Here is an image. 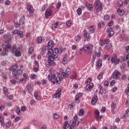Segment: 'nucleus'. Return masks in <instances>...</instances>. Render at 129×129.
<instances>
[{"mask_svg": "<svg viewBox=\"0 0 129 129\" xmlns=\"http://www.w3.org/2000/svg\"><path fill=\"white\" fill-rule=\"evenodd\" d=\"M2 47L4 48V50L2 53V56H6L8 55V51L7 49H10L11 48V45L9 41H6L5 43L2 45Z\"/></svg>", "mask_w": 129, "mask_h": 129, "instance_id": "1", "label": "nucleus"}, {"mask_svg": "<svg viewBox=\"0 0 129 129\" xmlns=\"http://www.w3.org/2000/svg\"><path fill=\"white\" fill-rule=\"evenodd\" d=\"M59 55V50L58 48H54L53 50L52 49H50L47 52V56H50L51 57H53L55 58L58 57Z\"/></svg>", "mask_w": 129, "mask_h": 129, "instance_id": "2", "label": "nucleus"}, {"mask_svg": "<svg viewBox=\"0 0 129 129\" xmlns=\"http://www.w3.org/2000/svg\"><path fill=\"white\" fill-rule=\"evenodd\" d=\"M93 49V45L90 43L85 45L83 47V50L87 54H91Z\"/></svg>", "mask_w": 129, "mask_h": 129, "instance_id": "3", "label": "nucleus"}, {"mask_svg": "<svg viewBox=\"0 0 129 129\" xmlns=\"http://www.w3.org/2000/svg\"><path fill=\"white\" fill-rule=\"evenodd\" d=\"M55 59L54 56H48V61L45 62V65L47 67L55 65Z\"/></svg>", "mask_w": 129, "mask_h": 129, "instance_id": "4", "label": "nucleus"}, {"mask_svg": "<svg viewBox=\"0 0 129 129\" xmlns=\"http://www.w3.org/2000/svg\"><path fill=\"white\" fill-rule=\"evenodd\" d=\"M11 52L14 54L16 57H20L21 56V51L20 48H17V46H12L11 49Z\"/></svg>", "mask_w": 129, "mask_h": 129, "instance_id": "5", "label": "nucleus"}, {"mask_svg": "<svg viewBox=\"0 0 129 129\" xmlns=\"http://www.w3.org/2000/svg\"><path fill=\"white\" fill-rule=\"evenodd\" d=\"M111 61L112 63H114V65H116L119 63V59L117 58V55L116 54L113 53L111 56Z\"/></svg>", "mask_w": 129, "mask_h": 129, "instance_id": "6", "label": "nucleus"}, {"mask_svg": "<svg viewBox=\"0 0 129 129\" xmlns=\"http://www.w3.org/2000/svg\"><path fill=\"white\" fill-rule=\"evenodd\" d=\"M95 6L98 13H99V12H101V11H102V5H101V3H100V1H96L95 3Z\"/></svg>", "mask_w": 129, "mask_h": 129, "instance_id": "7", "label": "nucleus"}, {"mask_svg": "<svg viewBox=\"0 0 129 129\" xmlns=\"http://www.w3.org/2000/svg\"><path fill=\"white\" fill-rule=\"evenodd\" d=\"M47 79L49 80V81H51V82H52L53 84H55V80H56V74H50L48 77Z\"/></svg>", "mask_w": 129, "mask_h": 129, "instance_id": "8", "label": "nucleus"}, {"mask_svg": "<svg viewBox=\"0 0 129 129\" xmlns=\"http://www.w3.org/2000/svg\"><path fill=\"white\" fill-rule=\"evenodd\" d=\"M23 73V71L22 70L19 69L16 71H14L12 72V74L15 78H18V76H20Z\"/></svg>", "mask_w": 129, "mask_h": 129, "instance_id": "9", "label": "nucleus"}, {"mask_svg": "<svg viewBox=\"0 0 129 129\" xmlns=\"http://www.w3.org/2000/svg\"><path fill=\"white\" fill-rule=\"evenodd\" d=\"M53 16V11L50 9H47L45 13V17L46 19H48L49 17Z\"/></svg>", "mask_w": 129, "mask_h": 129, "instance_id": "10", "label": "nucleus"}, {"mask_svg": "<svg viewBox=\"0 0 129 129\" xmlns=\"http://www.w3.org/2000/svg\"><path fill=\"white\" fill-rule=\"evenodd\" d=\"M120 75V73L119 72L117 71H114L112 75V76L113 79L116 80V79H118L119 78V76Z\"/></svg>", "mask_w": 129, "mask_h": 129, "instance_id": "11", "label": "nucleus"}, {"mask_svg": "<svg viewBox=\"0 0 129 129\" xmlns=\"http://www.w3.org/2000/svg\"><path fill=\"white\" fill-rule=\"evenodd\" d=\"M117 9V14L119 15V16H123L124 15L125 12L123 10L120 9V7L119 6L116 7Z\"/></svg>", "mask_w": 129, "mask_h": 129, "instance_id": "12", "label": "nucleus"}, {"mask_svg": "<svg viewBox=\"0 0 129 129\" xmlns=\"http://www.w3.org/2000/svg\"><path fill=\"white\" fill-rule=\"evenodd\" d=\"M107 33H108V36L109 37H112L114 35V31H113V28L112 27L108 28L106 30Z\"/></svg>", "mask_w": 129, "mask_h": 129, "instance_id": "13", "label": "nucleus"}, {"mask_svg": "<svg viewBox=\"0 0 129 129\" xmlns=\"http://www.w3.org/2000/svg\"><path fill=\"white\" fill-rule=\"evenodd\" d=\"M88 29L90 34H93V33H95L96 27L95 26H91Z\"/></svg>", "mask_w": 129, "mask_h": 129, "instance_id": "14", "label": "nucleus"}, {"mask_svg": "<svg viewBox=\"0 0 129 129\" xmlns=\"http://www.w3.org/2000/svg\"><path fill=\"white\" fill-rule=\"evenodd\" d=\"M60 96H61V90L58 89L53 95V98H57V97H60Z\"/></svg>", "mask_w": 129, "mask_h": 129, "instance_id": "15", "label": "nucleus"}, {"mask_svg": "<svg viewBox=\"0 0 129 129\" xmlns=\"http://www.w3.org/2000/svg\"><path fill=\"white\" fill-rule=\"evenodd\" d=\"M98 98L97 97V96H94L91 101V104L92 105H95L96 104V102H97Z\"/></svg>", "mask_w": 129, "mask_h": 129, "instance_id": "16", "label": "nucleus"}, {"mask_svg": "<svg viewBox=\"0 0 129 129\" xmlns=\"http://www.w3.org/2000/svg\"><path fill=\"white\" fill-rule=\"evenodd\" d=\"M18 66L17 64L13 65L9 68V70L10 71H12V72H14V71H16L17 70V69L18 68Z\"/></svg>", "mask_w": 129, "mask_h": 129, "instance_id": "17", "label": "nucleus"}, {"mask_svg": "<svg viewBox=\"0 0 129 129\" xmlns=\"http://www.w3.org/2000/svg\"><path fill=\"white\" fill-rule=\"evenodd\" d=\"M85 6L88 9L89 11H91L92 9H93V7H94L93 5L89 4V3L87 2L85 3Z\"/></svg>", "mask_w": 129, "mask_h": 129, "instance_id": "18", "label": "nucleus"}, {"mask_svg": "<svg viewBox=\"0 0 129 129\" xmlns=\"http://www.w3.org/2000/svg\"><path fill=\"white\" fill-rule=\"evenodd\" d=\"M96 66H97L99 69L101 68V66H102V60L101 59H98L96 63Z\"/></svg>", "mask_w": 129, "mask_h": 129, "instance_id": "19", "label": "nucleus"}, {"mask_svg": "<svg viewBox=\"0 0 129 129\" xmlns=\"http://www.w3.org/2000/svg\"><path fill=\"white\" fill-rule=\"evenodd\" d=\"M0 122L2 126H6V122H5V119L4 118V116L1 115H0Z\"/></svg>", "mask_w": 129, "mask_h": 129, "instance_id": "20", "label": "nucleus"}, {"mask_svg": "<svg viewBox=\"0 0 129 129\" xmlns=\"http://www.w3.org/2000/svg\"><path fill=\"white\" fill-rule=\"evenodd\" d=\"M47 47L49 49V50H52V48L54 47V42L52 41H49Z\"/></svg>", "mask_w": 129, "mask_h": 129, "instance_id": "21", "label": "nucleus"}, {"mask_svg": "<svg viewBox=\"0 0 129 129\" xmlns=\"http://www.w3.org/2000/svg\"><path fill=\"white\" fill-rule=\"evenodd\" d=\"M84 37L86 39L87 41L90 40V33H85L84 34Z\"/></svg>", "mask_w": 129, "mask_h": 129, "instance_id": "22", "label": "nucleus"}, {"mask_svg": "<svg viewBox=\"0 0 129 129\" xmlns=\"http://www.w3.org/2000/svg\"><path fill=\"white\" fill-rule=\"evenodd\" d=\"M27 89L29 92H32L33 90V86L30 84H28L27 86Z\"/></svg>", "mask_w": 129, "mask_h": 129, "instance_id": "23", "label": "nucleus"}, {"mask_svg": "<svg viewBox=\"0 0 129 129\" xmlns=\"http://www.w3.org/2000/svg\"><path fill=\"white\" fill-rule=\"evenodd\" d=\"M92 87H93V83H90L89 84H88L86 86V89L87 90H90V89H91V88H92Z\"/></svg>", "mask_w": 129, "mask_h": 129, "instance_id": "24", "label": "nucleus"}, {"mask_svg": "<svg viewBox=\"0 0 129 129\" xmlns=\"http://www.w3.org/2000/svg\"><path fill=\"white\" fill-rule=\"evenodd\" d=\"M3 91L4 94H5V95H7V96H8V93H9V90L8 89V88H7V87H3Z\"/></svg>", "mask_w": 129, "mask_h": 129, "instance_id": "25", "label": "nucleus"}, {"mask_svg": "<svg viewBox=\"0 0 129 129\" xmlns=\"http://www.w3.org/2000/svg\"><path fill=\"white\" fill-rule=\"evenodd\" d=\"M80 97H82V93H80L76 95V101H79Z\"/></svg>", "mask_w": 129, "mask_h": 129, "instance_id": "26", "label": "nucleus"}, {"mask_svg": "<svg viewBox=\"0 0 129 129\" xmlns=\"http://www.w3.org/2000/svg\"><path fill=\"white\" fill-rule=\"evenodd\" d=\"M74 40L77 43H79V41L81 40V37H80V35H77L75 37Z\"/></svg>", "mask_w": 129, "mask_h": 129, "instance_id": "27", "label": "nucleus"}, {"mask_svg": "<svg viewBox=\"0 0 129 129\" xmlns=\"http://www.w3.org/2000/svg\"><path fill=\"white\" fill-rule=\"evenodd\" d=\"M58 25H59V22H56L55 23L53 24L52 25V30H56V28L58 27Z\"/></svg>", "mask_w": 129, "mask_h": 129, "instance_id": "28", "label": "nucleus"}, {"mask_svg": "<svg viewBox=\"0 0 129 129\" xmlns=\"http://www.w3.org/2000/svg\"><path fill=\"white\" fill-rule=\"evenodd\" d=\"M34 97L36 98V99H37V100H41V97H40V96H39V95L38 94V92H34Z\"/></svg>", "mask_w": 129, "mask_h": 129, "instance_id": "29", "label": "nucleus"}, {"mask_svg": "<svg viewBox=\"0 0 129 129\" xmlns=\"http://www.w3.org/2000/svg\"><path fill=\"white\" fill-rule=\"evenodd\" d=\"M95 114L97 120H98V119H99V111L98 110H96Z\"/></svg>", "mask_w": 129, "mask_h": 129, "instance_id": "30", "label": "nucleus"}, {"mask_svg": "<svg viewBox=\"0 0 129 129\" xmlns=\"http://www.w3.org/2000/svg\"><path fill=\"white\" fill-rule=\"evenodd\" d=\"M79 115H80V116H83V115H84V110L83 109H81L80 110Z\"/></svg>", "mask_w": 129, "mask_h": 129, "instance_id": "31", "label": "nucleus"}, {"mask_svg": "<svg viewBox=\"0 0 129 129\" xmlns=\"http://www.w3.org/2000/svg\"><path fill=\"white\" fill-rule=\"evenodd\" d=\"M111 47H112V45L111 43H108L105 46V49L106 50H109V49L111 48Z\"/></svg>", "mask_w": 129, "mask_h": 129, "instance_id": "32", "label": "nucleus"}, {"mask_svg": "<svg viewBox=\"0 0 129 129\" xmlns=\"http://www.w3.org/2000/svg\"><path fill=\"white\" fill-rule=\"evenodd\" d=\"M69 126V123H68V121H66L64 122V125L63 126V129H67Z\"/></svg>", "mask_w": 129, "mask_h": 129, "instance_id": "33", "label": "nucleus"}, {"mask_svg": "<svg viewBox=\"0 0 129 129\" xmlns=\"http://www.w3.org/2000/svg\"><path fill=\"white\" fill-rule=\"evenodd\" d=\"M55 81L57 84H60V83H61V78H60V77L55 78Z\"/></svg>", "mask_w": 129, "mask_h": 129, "instance_id": "34", "label": "nucleus"}, {"mask_svg": "<svg viewBox=\"0 0 129 129\" xmlns=\"http://www.w3.org/2000/svg\"><path fill=\"white\" fill-rule=\"evenodd\" d=\"M70 129H74V122L73 121V120H72L70 121Z\"/></svg>", "mask_w": 129, "mask_h": 129, "instance_id": "35", "label": "nucleus"}, {"mask_svg": "<svg viewBox=\"0 0 129 129\" xmlns=\"http://www.w3.org/2000/svg\"><path fill=\"white\" fill-rule=\"evenodd\" d=\"M16 112L17 113L18 115H21V109H20V107H19V106L17 107Z\"/></svg>", "mask_w": 129, "mask_h": 129, "instance_id": "36", "label": "nucleus"}, {"mask_svg": "<svg viewBox=\"0 0 129 129\" xmlns=\"http://www.w3.org/2000/svg\"><path fill=\"white\" fill-rule=\"evenodd\" d=\"M29 13V16L30 17H32V16H34V13L35 12V10L34 9H31V10H28Z\"/></svg>", "mask_w": 129, "mask_h": 129, "instance_id": "37", "label": "nucleus"}, {"mask_svg": "<svg viewBox=\"0 0 129 129\" xmlns=\"http://www.w3.org/2000/svg\"><path fill=\"white\" fill-rule=\"evenodd\" d=\"M70 73H71V70H70V68H68L66 71V74H67L68 77L69 76V74H70Z\"/></svg>", "mask_w": 129, "mask_h": 129, "instance_id": "38", "label": "nucleus"}, {"mask_svg": "<svg viewBox=\"0 0 129 129\" xmlns=\"http://www.w3.org/2000/svg\"><path fill=\"white\" fill-rule=\"evenodd\" d=\"M77 13L78 15V16H80L82 14V10H81V8H79L77 10Z\"/></svg>", "mask_w": 129, "mask_h": 129, "instance_id": "39", "label": "nucleus"}, {"mask_svg": "<svg viewBox=\"0 0 129 129\" xmlns=\"http://www.w3.org/2000/svg\"><path fill=\"white\" fill-rule=\"evenodd\" d=\"M54 119H58L59 118V115L57 113H55L53 115Z\"/></svg>", "mask_w": 129, "mask_h": 129, "instance_id": "40", "label": "nucleus"}, {"mask_svg": "<svg viewBox=\"0 0 129 129\" xmlns=\"http://www.w3.org/2000/svg\"><path fill=\"white\" fill-rule=\"evenodd\" d=\"M61 78H66V77H68L67 76V74L66 73H65L64 72H62L61 73Z\"/></svg>", "mask_w": 129, "mask_h": 129, "instance_id": "41", "label": "nucleus"}, {"mask_svg": "<svg viewBox=\"0 0 129 129\" xmlns=\"http://www.w3.org/2000/svg\"><path fill=\"white\" fill-rule=\"evenodd\" d=\"M103 76V73H100L97 77V79H98L99 80H100V79L102 78Z\"/></svg>", "mask_w": 129, "mask_h": 129, "instance_id": "42", "label": "nucleus"}, {"mask_svg": "<svg viewBox=\"0 0 129 129\" xmlns=\"http://www.w3.org/2000/svg\"><path fill=\"white\" fill-rule=\"evenodd\" d=\"M111 107L112 110H114V109H115L116 107V104H114V103H112V104L111 105Z\"/></svg>", "mask_w": 129, "mask_h": 129, "instance_id": "43", "label": "nucleus"}, {"mask_svg": "<svg viewBox=\"0 0 129 129\" xmlns=\"http://www.w3.org/2000/svg\"><path fill=\"white\" fill-rule=\"evenodd\" d=\"M103 60H110V56H109V55H105L104 56V58Z\"/></svg>", "mask_w": 129, "mask_h": 129, "instance_id": "44", "label": "nucleus"}, {"mask_svg": "<svg viewBox=\"0 0 129 129\" xmlns=\"http://www.w3.org/2000/svg\"><path fill=\"white\" fill-rule=\"evenodd\" d=\"M62 64L66 65L67 64V58L63 57L62 59Z\"/></svg>", "mask_w": 129, "mask_h": 129, "instance_id": "45", "label": "nucleus"}, {"mask_svg": "<svg viewBox=\"0 0 129 129\" xmlns=\"http://www.w3.org/2000/svg\"><path fill=\"white\" fill-rule=\"evenodd\" d=\"M17 35H19L20 38H23V37H24V34H23V31H18Z\"/></svg>", "mask_w": 129, "mask_h": 129, "instance_id": "46", "label": "nucleus"}, {"mask_svg": "<svg viewBox=\"0 0 129 129\" xmlns=\"http://www.w3.org/2000/svg\"><path fill=\"white\" fill-rule=\"evenodd\" d=\"M27 10L28 11H30L31 10H33V6H32L31 5H28L27 6Z\"/></svg>", "mask_w": 129, "mask_h": 129, "instance_id": "47", "label": "nucleus"}, {"mask_svg": "<svg viewBox=\"0 0 129 129\" xmlns=\"http://www.w3.org/2000/svg\"><path fill=\"white\" fill-rule=\"evenodd\" d=\"M33 51H34V47H31L29 50V52H28L29 54H32Z\"/></svg>", "mask_w": 129, "mask_h": 129, "instance_id": "48", "label": "nucleus"}, {"mask_svg": "<svg viewBox=\"0 0 129 129\" xmlns=\"http://www.w3.org/2000/svg\"><path fill=\"white\" fill-rule=\"evenodd\" d=\"M23 77L25 78V81H27L28 80V74L26 73L23 74Z\"/></svg>", "mask_w": 129, "mask_h": 129, "instance_id": "49", "label": "nucleus"}, {"mask_svg": "<svg viewBox=\"0 0 129 129\" xmlns=\"http://www.w3.org/2000/svg\"><path fill=\"white\" fill-rule=\"evenodd\" d=\"M118 21L119 24H121V23H123V22H124L123 18L118 19Z\"/></svg>", "mask_w": 129, "mask_h": 129, "instance_id": "50", "label": "nucleus"}, {"mask_svg": "<svg viewBox=\"0 0 129 129\" xmlns=\"http://www.w3.org/2000/svg\"><path fill=\"white\" fill-rule=\"evenodd\" d=\"M61 7V2H58L56 6L57 9H59Z\"/></svg>", "mask_w": 129, "mask_h": 129, "instance_id": "51", "label": "nucleus"}, {"mask_svg": "<svg viewBox=\"0 0 129 129\" xmlns=\"http://www.w3.org/2000/svg\"><path fill=\"white\" fill-rule=\"evenodd\" d=\"M31 78H32V79H36V78H37V76L35 75V74H32L31 75Z\"/></svg>", "mask_w": 129, "mask_h": 129, "instance_id": "52", "label": "nucleus"}, {"mask_svg": "<svg viewBox=\"0 0 129 129\" xmlns=\"http://www.w3.org/2000/svg\"><path fill=\"white\" fill-rule=\"evenodd\" d=\"M47 9V6L46 5H43L41 8V11L44 12Z\"/></svg>", "mask_w": 129, "mask_h": 129, "instance_id": "53", "label": "nucleus"}, {"mask_svg": "<svg viewBox=\"0 0 129 129\" xmlns=\"http://www.w3.org/2000/svg\"><path fill=\"white\" fill-rule=\"evenodd\" d=\"M124 60H129V54H126L124 56Z\"/></svg>", "mask_w": 129, "mask_h": 129, "instance_id": "54", "label": "nucleus"}, {"mask_svg": "<svg viewBox=\"0 0 129 129\" xmlns=\"http://www.w3.org/2000/svg\"><path fill=\"white\" fill-rule=\"evenodd\" d=\"M99 43L100 46H104V43H103V41H102V39H100L99 40Z\"/></svg>", "mask_w": 129, "mask_h": 129, "instance_id": "55", "label": "nucleus"}, {"mask_svg": "<svg viewBox=\"0 0 129 129\" xmlns=\"http://www.w3.org/2000/svg\"><path fill=\"white\" fill-rule=\"evenodd\" d=\"M75 125H79V121L78 120H76V121H73Z\"/></svg>", "mask_w": 129, "mask_h": 129, "instance_id": "56", "label": "nucleus"}, {"mask_svg": "<svg viewBox=\"0 0 129 129\" xmlns=\"http://www.w3.org/2000/svg\"><path fill=\"white\" fill-rule=\"evenodd\" d=\"M46 52H47L46 47H43L42 48V52H41L42 54H44V53H46Z\"/></svg>", "mask_w": 129, "mask_h": 129, "instance_id": "57", "label": "nucleus"}, {"mask_svg": "<svg viewBox=\"0 0 129 129\" xmlns=\"http://www.w3.org/2000/svg\"><path fill=\"white\" fill-rule=\"evenodd\" d=\"M19 33V30L17 29H15L13 31V33L14 34V35H18Z\"/></svg>", "mask_w": 129, "mask_h": 129, "instance_id": "58", "label": "nucleus"}, {"mask_svg": "<svg viewBox=\"0 0 129 129\" xmlns=\"http://www.w3.org/2000/svg\"><path fill=\"white\" fill-rule=\"evenodd\" d=\"M67 26H68V27H70V26H71V21H67Z\"/></svg>", "mask_w": 129, "mask_h": 129, "instance_id": "59", "label": "nucleus"}, {"mask_svg": "<svg viewBox=\"0 0 129 129\" xmlns=\"http://www.w3.org/2000/svg\"><path fill=\"white\" fill-rule=\"evenodd\" d=\"M106 108L105 107H102V108L101 109V112H105Z\"/></svg>", "mask_w": 129, "mask_h": 129, "instance_id": "60", "label": "nucleus"}, {"mask_svg": "<svg viewBox=\"0 0 129 129\" xmlns=\"http://www.w3.org/2000/svg\"><path fill=\"white\" fill-rule=\"evenodd\" d=\"M21 110L22 111H26V106H22Z\"/></svg>", "mask_w": 129, "mask_h": 129, "instance_id": "61", "label": "nucleus"}, {"mask_svg": "<svg viewBox=\"0 0 129 129\" xmlns=\"http://www.w3.org/2000/svg\"><path fill=\"white\" fill-rule=\"evenodd\" d=\"M125 93H126L127 95H129V89H125L124 90Z\"/></svg>", "mask_w": 129, "mask_h": 129, "instance_id": "62", "label": "nucleus"}, {"mask_svg": "<svg viewBox=\"0 0 129 129\" xmlns=\"http://www.w3.org/2000/svg\"><path fill=\"white\" fill-rule=\"evenodd\" d=\"M37 42L38 43H41V42H42V37H38L37 39Z\"/></svg>", "mask_w": 129, "mask_h": 129, "instance_id": "63", "label": "nucleus"}, {"mask_svg": "<svg viewBox=\"0 0 129 129\" xmlns=\"http://www.w3.org/2000/svg\"><path fill=\"white\" fill-rule=\"evenodd\" d=\"M125 50H126L127 53H128V54H129V46H126Z\"/></svg>", "mask_w": 129, "mask_h": 129, "instance_id": "64", "label": "nucleus"}]
</instances>
